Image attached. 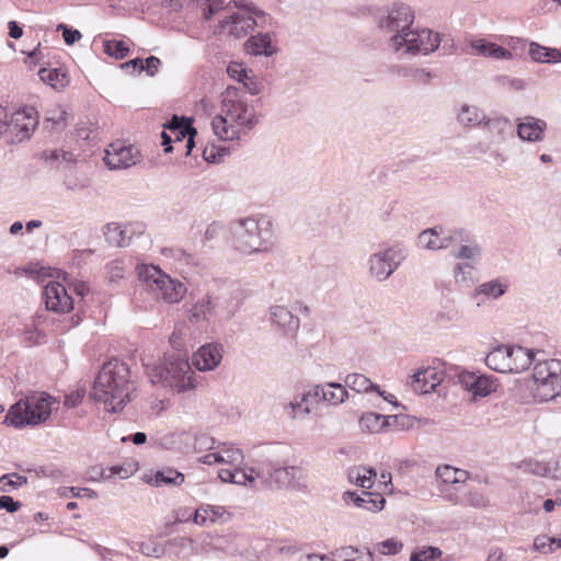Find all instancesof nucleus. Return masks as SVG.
<instances>
[{
	"mask_svg": "<svg viewBox=\"0 0 561 561\" xmlns=\"http://www.w3.org/2000/svg\"><path fill=\"white\" fill-rule=\"evenodd\" d=\"M484 130L488 134L489 141L493 145H499L512 135V124L505 117H493L485 119L482 124Z\"/></svg>",
	"mask_w": 561,
	"mask_h": 561,
	"instance_id": "bb28decb",
	"label": "nucleus"
},
{
	"mask_svg": "<svg viewBox=\"0 0 561 561\" xmlns=\"http://www.w3.org/2000/svg\"><path fill=\"white\" fill-rule=\"evenodd\" d=\"M140 161V152L133 145L122 141L111 144L105 150L104 162L111 170L127 169Z\"/></svg>",
	"mask_w": 561,
	"mask_h": 561,
	"instance_id": "f8f14e48",
	"label": "nucleus"
},
{
	"mask_svg": "<svg viewBox=\"0 0 561 561\" xmlns=\"http://www.w3.org/2000/svg\"><path fill=\"white\" fill-rule=\"evenodd\" d=\"M547 123L534 116H526L517 124V135L524 141L537 142L545 137Z\"/></svg>",
	"mask_w": 561,
	"mask_h": 561,
	"instance_id": "b1692460",
	"label": "nucleus"
},
{
	"mask_svg": "<svg viewBox=\"0 0 561 561\" xmlns=\"http://www.w3.org/2000/svg\"><path fill=\"white\" fill-rule=\"evenodd\" d=\"M256 476L270 488L293 491L307 489V473L300 466H289L266 459L259 465Z\"/></svg>",
	"mask_w": 561,
	"mask_h": 561,
	"instance_id": "423d86ee",
	"label": "nucleus"
},
{
	"mask_svg": "<svg viewBox=\"0 0 561 561\" xmlns=\"http://www.w3.org/2000/svg\"><path fill=\"white\" fill-rule=\"evenodd\" d=\"M38 124L37 111L27 106L19 110L8 117V131L16 137L18 141L28 139Z\"/></svg>",
	"mask_w": 561,
	"mask_h": 561,
	"instance_id": "4468645a",
	"label": "nucleus"
},
{
	"mask_svg": "<svg viewBox=\"0 0 561 561\" xmlns=\"http://www.w3.org/2000/svg\"><path fill=\"white\" fill-rule=\"evenodd\" d=\"M194 448L196 451L213 450L219 448V444L217 445L215 438L206 434H201L195 437Z\"/></svg>",
	"mask_w": 561,
	"mask_h": 561,
	"instance_id": "680f3d73",
	"label": "nucleus"
},
{
	"mask_svg": "<svg viewBox=\"0 0 561 561\" xmlns=\"http://www.w3.org/2000/svg\"><path fill=\"white\" fill-rule=\"evenodd\" d=\"M506 288L507 286L501 283L499 279L489 280L479 285L474 289V298L478 300V305H480V296L496 299L505 294Z\"/></svg>",
	"mask_w": 561,
	"mask_h": 561,
	"instance_id": "58836bf2",
	"label": "nucleus"
},
{
	"mask_svg": "<svg viewBox=\"0 0 561 561\" xmlns=\"http://www.w3.org/2000/svg\"><path fill=\"white\" fill-rule=\"evenodd\" d=\"M66 116L67 112L61 107H56L55 110H51L48 112V116L46 117L47 122H50L53 124V127L55 128H61L66 124Z\"/></svg>",
	"mask_w": 561,
	"mask_h": 561,
	"instance_id": "e2e57ef3",
	"label": "nucleus"
},
{
	"mask_svg": "<svg viewBox=\"0 0 561 561\" xmlns=\"http://www.w3.org/2000/svg\"><path fill=\"white\" fill-rule=\"evenodd\" d=\"M471 262H458L453 268L455 283L463 288H469L474 283V265Z\"/></svg>",
	"mask_w": 561,
	"mask_h": 561,
	"instance_id": "4c0bfd02",
	"label": "nucleus"
},
{
	"mask_svg": "<svg viewBox=\"0 0 561 561\" xmlns=\"http://www.w3.org/2000/svg\"><path fill=\"white\" fill-rule=\"evenodd\" d=\"M138 278L158 297L168 304L181 301L186 294V286L165 274L153 264H139L136 267Z\"/></svg>",
	"mask_w": 561,
	"mask_h": 561,
	"instance_id": "0eeeda50",
	"label": "nucleus"
},
{
	"mask_svg": "<svg viewBox=\"0 0 561 561\" xmlns=\"http://www.w3.org/2000/svg\"><path fill=\"white\" fill-rule=\"evenodd\" d=\"M489 501L486 496L480 492H469L466 497L461 501L465 506H471L476 508H482L488 505Z\"/></svg>",
	"mask_w": 561,
	"mask_h": 561,
	"instance_id": "bf43d9fd",
	"label": "nucleus"
},
{
	"mask_svg": "<svg viewBox=\"0 0 561 561\" xmlns=\"http://www.w3.org/2000/svg\"><path fill=\"white\" fill-rule=\"evenodd\" d=\"M255 25L256 22L253 16L247 13L232 11L229 15H225L219 21L218 32L236 38H241L247 36Z\"/></svg>",
	"mask_w": 561,
	"mask_h": 561,
	"instance_id": "dca6fc26",
	"label": "nucleus"
},
{
	"mask_svg": "<svg viewBox=\"0 0 561 561\" xmlns=\"http://www.w3.org/2000/svg\"><path fill=\"white\" fill-rule=\"evenodd\" d=\"M485 116L478 106L463 104L457 112V122L463 127H481Z\"/></svg>",
	"mask_w": 561,
	"mask_h": 561,
	"instance_id": "473e14b6",
	"label": "nucleus"
},
{
	"mask_svg": "<svg viewBox=\"0 0 561 561\" xmlns=\"http://www.w3.org/2000/svg\"><path fill=\"white\" fill-rule=\"evenodd\" d=\"M125 274V267L124 263L121 260L112 261L106 266V279L110 283L116 282L117 279H121L124 277Z\"/></svg>",
	"mask_w": 561,
	"mask_h": 561,
	"instance_id": "13d9d810",
	"label": "nucleus"
},
{
	"mask_svg": "<svg viewBox=\"0 0 561 561\" xmlns=\"http://www.w3.org/2000/svg\"><path fill=\"white\" fill-rule=\"evenodd\" d=\"M104 51L116 59H123L127 56L129 48L123 41H106Z\"/></svg>",
	"mask_w": 561,
	"mask_h": 561,
	"instance_id": "09e8293b",
	"label": "nucleus"
},
{
	"mask_svg": "<svg viewBox=\"0 0 561 561\" xmlns=\"http://www.w3.org/2000/svg\"><path fill=\"white\" fill-rule=\"evenodd\" d=\"M222 346L216 343H209L201 346L193 355V365L199 371L215 369L221 362Z\"/></svg>",
	"mask_w": 561,
	"mask_h": 561,
	"instance_id": "aec40b11",
	"label": "nucleus"
},
{
	"mask_svg": "<svg viewBox=\"0 0 561 561\" xmlns=\"http://www.w3.org/2000/svg\"><path fill=\"white\" fill-rule=\"evenodd\" d=\"M451 256L462 262L478 263L482 255V247L477 237L466 228H455Z\"/></svg>",
	"mask_w": 561,
	"mask_h": 561,
	"instance_id": "9b49d317",
	"label": "nucleus"
},
{
	"mask_svg": "<svg viewBox=\"0 0 561 561\" xmlns=\"http://www.w3.org/2000/svg\"><path fill=\"white\" fill-rule=\"evenodd\" d=\"M458 381L473 398H484L496 390L495 380L478 371L463 370L458 374Z\"/></svg>",
	"mask_w": 561,
	"mask_h": 561,
	"instance_id": "2eb2a0df",
	"label": "nucleus"
},
{
	"mask_svg": "<svg viewBox=\"0 0 561 561\" xmlns=\"http://www.w3.org/2000/svg\"><path fill=\"white\" fill-rule=\"evenodd\" d=\"M344 500L352 502L355 506L365 508L369 512H379L386 503L385 497L380 493L363 492L362 495L356 492H345Z\"/></svg>",
	"mask_w": 561,
	"mask_h": 561,
	"instance_id": "cd10ccee",
	"label": "nucleus"
},
{
	"mask_svg": "<svg viewBox=\"0 0 561 561\" xmlns=\"http://www.w3.org/2000/svg\"><path fill=\"white\" fill-rule=\"evenodd\" d=\"M21 502L13 500V497L9 495L0 496V510H5L9 513H15L21 508Z\"/></svg>",
	"mask_w": 561,
	"mask_h": 561,
	"instance_id": "774afa93",
	"label": "nucleus"
},
{
	"mask_svg": "<svg viewBox=\"0 0 561 561\" xmlns=\"http://www.w3.org/2000/svg\"><path fill=\"white\" fill-rule=\"evenodd\" d=\"M270 320L284 335L295 334L300 325L299 318L294 316L287 307L279 305L270 308Z\"/></svg>",
	"mask_w": 561,
	"mask_h": 561,
	"instance_id": "412c9836",
	"label": "nucleus"
},
{
	"mask_svg": "<svg viewBox=\"0 0 561 561\" xmlns=\"http://www.w3.org/2000/svg\"><path fill=\"white\" fill-rule=\"evenodd\" d=\"M257 473V469H249V470H244V469H234L233 470V484H239V485H247V484H250V485H253L255 480H260V478L256 476Z\"/></svg>",
	"mask_w": 561,
	"mask_h": 561,
	"instance_id": "8fccbe9b",
	"label": "nucleus"
},
{
	"mask_svg": "<svg viewBox=\"0 0 561 561\" xmlns=\"http://www.w3.org/2000/svg\"><path fill=\"white\" fill-rule=\"evenodd\" d=\"M43 294L48 310L65 313L73 309V299L68 294L65 285L58 282H49Z\"/></svg>",
	"mask_w": 561,
	"mask_h": 561,
	"instance_id": "6ab92c4d",
	"label": "nucleus"
},
{
	"mask_svg": "<svg viewBox=\"0 0 561 561\" xmlns=\"http://www.w3.org/2000/svg\"><path fill=\"white\" fill-rule=\"evenodd\" d=\"M131 387L128 365L113 358L100 369L91 396L95 401L103 402L108 412L115 413L129 402Z\"/></svg>",
	"mask_w": 561,
	"mask_h": 561,
	"instance_id": "f03ea898",
	"label": "nucleus"
},
{
	"mask_svg": "<svg viewBox=\"0 0 561 561\" xmlns=\"http://www.w3.org/2000/svg\"><path fill=\"white\" fill-rule=\"evenodd\" d=\"M510 358H508V350L506 345H501L492 350L485 356V365L497 373L506 374L511 368H508Z\"/></svg>",
	"mask_w": 561,
	"mask_h": 561,
	"instance_id": "f704fd0d",
	"label": "nucleus"
},
{
	"mask_svg": "<svg viewBox=\"0 0 561 561\" xmlns=\"http://www.w3.org/2000/svg\"><path fill=\"white\" fill-rule=\"evenodd\" d=\"M231 245L242 254L271 252L275 244L272 222L267 218L245 217L229 226Z\"/></svg>",
	"mask_w": 561,
	"mask_h": 561,
	"instance_id": "7ed1b4c3",
	"label": "nucleus"
},
{
	"mask_svg": "<svg viewBox=\"0 0 561 561\" xmlns=\"http://www.w3.org/2000/svg\"><path fill=\"white\" fill-rule=\"evenodd\" d=\"M209 306L214 321H227L238 310V305L230 295L210 296Z\"/></svg>",
	"mask_w": 561,
	"mask_h": 561,
	"instance_id": "c85d7f7f",
	"label": "nucleus"
},
{
	"mask_svg": "<svg viewBox=\"0 0 561 561\" xmlns=\"http://www.w3.org/2000/svg\"><path fill=\"white\" fill-rule=\"evenodd\" d=\"M442 551L438 548L430 547L414 551L410 557V561H438Z\"/></svg>",
	"mask_w": 561,
	"mask_h": 561,
	"instance_id": "4d7b16f0",
	"label": "nucleus"
},
{
	"mask_svg": "<svg viewBox=\"0 0 561 561\" xmlns=\"http://www.w3.org/2000/svg\"><path fill=\"white\" fill-rule=\"evenodd\" d=\"M153 385H161L173 393L190 396L198 385V376L188 360L181 356H168L164 360L148 370Z\"/></svg>",
	"mask_w": 561,
	"mask_h": 561,
	"instance_id": "20e7f679",
	"label": "nucleus"
},
{
	"mask_svg": "<svg viewBox=\"0 0 561 561\" xmlns=\"http://www.w3.org/2000/svg\"><path fill=\"white\" fill-rule=\"evenodd\" d=\"M259 123L256 110L245 93L229 85L221 94L220 113L211 121L215 135L221 140L239 139Z\"/></svg>",
	"mask_w": 561,
	"mask_h": 561,
	"instance_id": "f257e3e1",
	"label": "nucleus"
},
{
	"mask_svg": "<svg viewBox=\"0 0 561 561\" xmlns=\"http://www.w3.org/2000/svg\"><path fill=\"white\" fill-rule=\"evenodd\" d=\"M218 516V508L211 507L209 505L201 506L195 511L193 522L196 525L205 526L208 520L215 523Z\"/></svg>",
	"mask_w": 561,
	"mask_h": 561,
	"instance_id": "de8ad7c7",
	"label": "nucleus"
},
{
	"mask_svg": "<svg viewBox=\"0 0 561 561\" xmlns=\"http://www.w3.org/2000/svg\"><path fill=\"white\" fill-rule=\"evenodd\" d=\"M164 128L169 129L171 134H173L178 129H184L186 133L193 130V119L188 117H179L173 115V117L163 125Z\"/></svg>",
	"mask_w": 561,
	"mask_h": 561,
	"instance_id": "864d4df0",
	"label": "nucleus"
},
{
	"mask_svg": "<svg viewBox=\"0 0 561 561\" xmlns=\"http://www.w3.org/2000/svg\"><path fill=\"white\" fill-rule=\"evenodd\" d=\"M313 400L312 390L304 392L294 398L286 407V412L290 419H305L310 413L309 403Z\"/></svg>",
	"mask_w": 561,
	"mask_h": 561,
	"instance_id": "72a5a7b5",
	"label": "nucleus"
},
{
	"mask_svg": "<svg viewBox=\"0 0 561 561\" xmlns=\"http://www.w3.org/2000/svg\"><path fill=\"white\" fill-rule=\"evenodd\" d=\"M55 403L56 399L45 392L32 393L9 409L3 423L14 427L42 424L50 416Z\"/></svg>",
	"mask_w": 561,
	"mask_h": 561,
	"instance_id": "39448f33",
	"label": "nucleus"
},
{
	"mask_svg": "<svg viewBox=\"0 0 561 561\" xmlns=\"http://www.w3.org/2000/svg\"><path fill=\"white\" fill-rule=\"evenodd\" d=\"M220 445L221 447L217 453H222V462L233 465L242 461L243 455L240 449L228 446L225 443Z\"/></svg>",
	"mask_w": 561,
	"mask_h": 561,
	"instance_id": "5fc2aeb1",
	"label": "nucleus"
},
{
	"mask_svg": "<svg viewBox=\"0 0 561 561\" xmlns=\"http://www.w3.org/2000/svg\"><path fill=\"white\" fill-rule=\"evenodd\" d=\"M244 49L248 54L253 56L271 57L276 53V47L273 45L272 36L270 33H259L251 36L244 44Z\"/></svg>",
	"mask_w": 561,
	"mask_h": 561,
	"instance_id": "7c9ffc66",
	"label": "nucleus"
},
{
	"mask_svg": "<svg viewBox=\"0 0 561 561\" xmlns=\"http://www.w3.org/2000/svg\"><path fill=\"white\" fill-rule=\"evenodd\" d=\"M510 364L508 373L517 374L527 369L535 360L537 354H542V351H534L523 346H507Z\"/></svg>",
	"mask_w": 561,
	"mask_h": 561,
	"instance_id": "a878e982",
	"label": "nucleus"
},
{
	"mask_svg": "<svg viewBox=\"0 0 561 561\" xmlns=\"http://www.w3.org/2000/svg\"><path fill=\"white\" fill-rule=\"evenodd\" d=\"M162 254L165 257L173 259L175 262H179L181 265H196L197 261L195 255L187 253L185 250L181 248H165L162 250Z\"/></svg>",
	"mask_w": 561,
	"mask_h": 561,
	"instance_id": "a18cd8bd",
	"label": "nucleus"
},
{
	"mask_svg": "<svg viewBox=\"0 0 561 561\" xmlns=\"http://www.w3.org/2000/svg\"><path fill=\"white\" fill-rule=\"evenodd\" d=\"M486 56L495 59H508L512 57V53L497 44L491 43Z\"/></svg>",
	"mask_w": 561,
	"mask_h": 561,
	"instance_id": "69168bd1",
	"label": "nucleus"
},
{
	"mask_svg": "<svg viewBox=\"0 0 561 561\" xmlns=\"http://www.w3.org/2000/svg\"><path fill=\"white\" fill-rule=\"evenodd\" d=\"M203 8V16L205 20H210L213 16L225 13V15H229L233 11L234 8L240 7V3L237 1H227V0H204ZM242 7L249 13L259 14L260 11L253 5V3H241Z\"/></svg>",
	"mask_w": 561,
	"mask_h": 561,
	"instance_id": "393cba45",
	"label": "nucleus"
},
{
	"mask_svg": "<svg viewBox=\"0 0 561 561\" xmlns=\"http://www.w3.org/2000/svg\"><path fill=\"white\" fill-rule=\"evenodd\" d=\"M39 78L45 83H48L53 88H56L58 83L64 84V80L66 79V75L62 73L59 69H41L38 71Z\"/></svg>",
	"mask_w": 561,
	"mask_h": 561,
	"instance_id": "603ef678",
	"label": "nucleus"
},
{
	"mask_svg": "<svg viewBox=\"0 0 561 561\" xmlns=\"http://www.w3.org/2000/svg\"><path fill=\"white\" fill-rule=\"evenodd\" d=\"M59 494L62 497H89L95 499L98 496L96 492L89 488H62L59 490Z\"/></svg>",
	"mask_w": 561,
	"mask_h": 561,
	"instance_id": "6e6d98bb",
	"label": "nucleus"
},
{
	"mask_svg": "<svg viewBox=\"0 0 561 561\" xmlns=\"http://www.w3.org/2000/svg\"><path fill=\"white\" fill-rule=\"evenodd\" d=\"M440 41L439 34L428 28L409 30L408 33L392 35L389 45L401 55H427L438 48Z\"/></svg>",
	"mask_w": 561,
	"mask_h": 561,
	"instance_id": "1a4fd4ad",
	"label": "nucleus"
},
{
	"mask_svg": "<svg viewBox=\"0 0 561 561\" xmlns=\"http://www.w3.org/2000/svg\"><path fill=\"white\" fill-rule=\"evenodd\" d=\"M388 416L375 412H366L359 419V426L363 431L378 433L388 425Z\"/></svg>",
	"mask_w": 561,
	"mask_h": 561,
	"instance_id": "a19ab883",
	"label": "nucleus"
},
{
	"mask_svg": "<svg viewBox=\"0 0 561 561\" xmlns=\"http://www.w3.org/2000/svg\"><path fill=\"white\" fill-rule=\"evenodd\" d=\"M556 538L546 535L537 536L534 540V550L540 553H550L554 550Z\"/></svg>",
	"mask_w": 561,
	"mask_h": 561,
	"instance_id": "052dcab7",
	"label": "nucleus"
},
{
	"mask_svg": "<svg viewBox=\"0 0 561 561\" xmlns=\"http://www.w3.org/2000/svg\"><path fill=\"white\" fill-rule=\"evenodd\" d=\"M444 379V373L434 367L417 369L412 376L414 389L421 393H430L435 390Z\"/></svg>",
	"mask_w": 561,
	"mask_h": 561,
	"instance_id": "4be33fe9",
	"label": "nucleus"
},
{
	"mask_svg": "<svg viewBox=\"0 0 561 561\" xmlns=\"http://www.w3.org/2000/svg\"><path fill=\"white\" fill-rule=\"evenodd\" d=\"M455 228H444L435 226L423 230L417 237V244L426 250L438 251L446 250L453 245Z\"/></svg>",
	"mask_w": 561,
	"mask_h": 561,
	"instance_id": "f3484780",
	"label": "nucleus"
},
{
	"mask_svg": "<svg viewBox=\"0 0 561 561\" xmlns=\"http://www.w3.org/2000/svg\"><path fill=\"white\" fill-rule=\"evenodd\" d=\"M312 392L314 401H323L332 405L343 403L348 396L345 387L337 382L317 385L313 387Z\"/></svg>",
	"mask_w": 561,
	"mask_h": 561,
	"instance_id": "5701e85b",
	"label": "nucleus"
},
{
	"mask_svg": "<svg viewBox=\"0 0 561 561\" xmlns=\"http://www.w3.org/2000/svg\"><path fill=\"white\" fill-rule=\"evenodd\" d=\"M184 474L173 468H164L156 472L153 483L156 486L161 485H181L184 482Z\"/></svg>",
	"mask_w": 561,
	"mask_h": 561,
	"instance_id": "37998d69",
	"label": "nucleus"
},
{
	"mask_svg": "<svg viewBox=\"0 0 561 561\" xmlns=\"http://www.w3.org/2000/svg\"><path fill=\"white\" fill-rule=\"evenodd\" d=\"M403 548L401 541L390 538L375 545V551L383 556H391L399 553Z\"/></svg>",
	"mask_w": 561,
	"mask_h": 561,
	"instance_id": "3c124183",
	"label": "nucleus"
},
{
	"mask_svg": "<svg viewBox=\"0 0 561 561\" xmlns=\"http://www.w3.org/2000/svg\"><path fill=\"white\" fill-rule=\"evenodd\" d=\"M531 392L538 402L552 400L561 393V360L539 359L536 363Z\"/></svg>",
	"mask_w": 561,
	"mask_h": 561,
	"instance_id": "6e6552de",
	"label": "nucleus"
},
{
	"mask_svg": "<svg viewBox=\"0 0 561 561\" xmlns=\"http://www.w3.org/2000/svg\"><path fill=\"white\" fill-rule=\"evenodd\" d=\"M43 158L49 162H57L60 158L66 162H73L72 153L58 149L43 152Z\"/></svg>",
	"mask_w": 561,
	"mask_h": 561,
	"instance_id": "0e129e2a",
	"label": "nucleus"
},
{
	"mask_svg": "<svg viewBox=\"0 0 561 561\" xmlns=\"http://www.w3.org/2000/svg\"><path fill=\"white\" fill-rule=\"evenodd\" d=\"M224 226L218 221H213L209 224L204 233L203 242L206 243L208 241H213L219 237L222 231Z\"/></svg>",
	"mask_w": 561,
	"mask_h": 561,
	"instance_id": "338daca9",
	"label": "nucleus"
},
{
	"mask_svg": "<svg viewBox=\"0 0 561 561\" xmlns=\"http://www.w3.org/2000/svg\"><path fill=\"white\" fill-rule=\"evenodd\" d=\"M227 75L230 79L241 83L251 95H257L263 91L262 80L242 62L230 61L227 66Z\"/></svg>",
	"mask_w": 561,
	"mask_h": 561,
	"instance_id": "a211bd4d",
	"label": "nucleus"
},
{
	"mask_svg": "<svg viewBox=\"0 0 561 561\" xmlns=\"http://www.w3.org/2000/svg\"><path fill=\"white\" fill-rule=\"evenodd\" d=\"M528 55L535 62H561V51L559 49L545 47L534 42L529 45Z\"/></svg>",
	"mask_w": 561,
	"mask_h": 561,
	"instance_id": "c9c22d12",
	"label": "nucleus"
},
{
	"mask_svg": "<svg viewBox=\"0 0 561 561\" xmlns=\"http://www.w3.org/2000/svg\"><path fill=\"white\" fill-rule=\"evenodd\" d=\"M407 257L403 245L396 243L380 248L367 260L369 276L377 282L387 280Z\"/></svg>",
	"mask_w": 561,
	"mask_h": 561,
	"instance_id": "9d476101",
	"label": "nucleus"
},
{
	"mask_svg": "<svg viewBox=\"0 0 561 561\" xmlns=\"http://www.w3.org/2000/svg\"><path fill=\"white\" fill-rule=\"evenodd\" d=\"M210 296L207 295L202 299L197 300L190 309L188 320L192 323L210 322L214 321V317L210 311Z\"/></svg>",
	"mask_w": 561,
	"mask_h": 561,
	"instance_id": "e433bc0d",
	"label": "nucleus"
},
{
	"mask_svg": "<svg viewBox=\"0 0 561 561\" xmlns=\"http://www.w3.org/2000/svg\"><path fill=\"white\" fill-rule=\"evenodd\" d=\"M104 237L114 247H128L131 241L133 230L129 226L110 222L104 226Z\"/></svg>",
	"mask_w": 561,
	"mask_h": 561,
	"instance_id": "2f4dec72",
	"label": "nucleus"
},
{
	"mask_svg": "<svg viewBox=\"0 0 561 561\" xmlns=\"http://www.w3.org/2000/svg\"><path fill=\"white\" fill-rule=\"evenodd\" d=\"M27 478L19 473H7L0 477V492H10L19 486L26 484Z\"/></svg>",
	"mask_w": 561,
	"mask_h": 561,
	"instance_id": "49530a36",
	"label": "nucleus"
},
{
	"mask_svg": "<svg viewBox=\"0 0 561 561\" xmlns=\"http://www.w3.org/2000/svg\"><path fill=\"white\" fill-rule=\"evenodd\" d=\"M376 477L377 472L373 468H353L348 472L350 481L363 489H370L375 483Z\"/></svg>",
	"mask_w": 561,
	"mask_h": 561,
	"instance_id": "ea45409f",
	"label": "nucleus"
},
{
	"mask_svg": "<svg viewBox=\"0 0 561 561\" xmlns=\"http://www.w3.org/2000/svg\"><path fill=\"white\" fill-rule=\"evenodd\" d=\"M345 385L352 390L360 393L368 391H379V386L370 381L369 378L362 374L353 373L345 377Z\"/></svg>",
	"mask_w": 561,
	"mask_h": 561,
	"instance_id": "79ce46f5",
	"label": "nucleus"
},
{
	"mask_svg": "<svg viewBox=\"0 0 561 561\" xmlns=\"http://www.w3.org/2000/svg\"><path fill=\"white\" fill-rule=\"evenodd\" d=\"M468 477L469 474L466 470L457 469L448 465L439 466L436 469V478L442 482V486L439 488L442 493L448 492L447 488L449 485H453L454 490L457 491L456 485L465 483Z\"/></svg>",
	"mask_w": 561,
	"mask_h": 561,
	"instance_id": "c756f323",
	"label": "nucleus"
},
{
	"mask_svg": "<svg viewBox=\"0 0 561 561\" xmlns=\"http://www.w3.org/2000/svg\"><path fill=\"white\" fill-rule=\"evenodd\" d=\"M522 468L529 473L539 476V477H549L552 479L561 478V473L558 472V469L552 468L547 462H541L537 460H528L522 465Z\"/></svg>",
	"mask_w": 561,
	"mask_h": 561,
	"instance_id": "c03bdc74",
	"label": "nucleus"
},
{
	"mask_svg": "<svg viewBox=\"0 0 561 561\" xmlns=\"http://www.w3.org/2000/svg\"><path fill=\"white\" fill-rule=\"evenodd\" d=\"M414 21L412 9L405 3H394L388 14L379 20V27L388 33H408Z\"/></svg>",
	"mask_w": 561,
	"mask_h": 561,
	"instance_id": "ddd939ff",
	"label": "nucleus"
}]
</instances>
